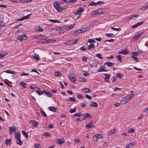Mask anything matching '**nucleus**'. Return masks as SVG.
I'll return each instance as SVG.
<instances>
[{
    "instance_id": "45",
    "label": "nucleus",
    "mask_w": 148,
    "mask_h": 148,
    "mask_svg": "<svg viewBox=\"0 0 148 148\" xmlns=\"http://www.w3.org/2000/svg\"><path fill=\"white\" fill-rule=\"evenodd\" d=\"M61 74V73L60 72H58V71H56L54 73V75L56 77H58Z\"/></svg>"
},
{
    "instance_id": "55",
    "label": "nucleus",
    "mask_w": 148,
    "mask_h": 148,
    "mask_svg": "<svg viewBox=\"0 0 148 148\" xmlns=\"http://www.w3.org/2000/svg\"><path fill=\"white\" fill-rule=\"evenodd\" d=\"M96 5H98L103 4H104V2L103 1H99L97 2H96Z\"/></svg>"
},
{
    "instance_id": "40",
    "label": "nucleus",
    "mask_w": 148,
    "mask_h": 148,
    "mask_svg": "<svg viewBox=\"0 0 148 148\" xmlns=\"http://www.w3.org/2000/svg\"><path fill=\"white\" fill-rule=\"evenodd\" d=\"M49 21H50L54 23H60V21H58L57 20H56L49 19Z\"/></svg>"
},
{
    "instance_id": "2",
    "label": "nucleus",
    "mask_w": 148,
    "mask_h": 148,
    "mask_svg": "<svg viewBox=\"0 0 148 148\" xmlns=\"http://www.w3.org/2000/svg\"><path fill=\"white\" fill-rule=\"evenodd\" d=\"M78 40L77 39L70 40L66 41V42L65 43V44L66 45H72L74 44L77 43L78 42Z\"/></svg>"
},
{
    "instance_id": "28",
    "label": "nucleus",
    "mask_w": 148,
    "mask_h": 148,
    "mask_svg": "<svg viewBox=\"0 0 148 148\" xmlns=\"http://www.w3.org/2000/svg\"><path fill=\"white\" fill-rule=\"evenodd\" d=\"M36 92L39 95H40L44 93V90L43 91H40L39 90H37L36 91Z\"/></svg>"
},
{
    "instance_id": "48",
    "label": "nucleus",
    "mask_w": 148,
    "mask_h": 148,
    "mask_svg": "<svg viewBox=\"0 0 148 148\" xmlns=\"http://www.w3.org/2000/svg\"><path fill=\"white\" fill-rule=\"evenodd\" d=\"M43 135L45 136L49 137L51 136V134L49 132H46Z\"/></svg>"
},
{
    "instance_id": "30",
    "label": "nucleus",
    "mask_w": 148,
    "mask_h": 148,
    "mask_svg": "<svg viewBox=\"0 0 148 148\" xmlns=\"http://www.w3.org/2000/svg\"><path fill=\"white\" fill-rule=\"evenodd\" d=\"M95 47V45L94 44H90L88 45V47L87 49L88 50H90L91 49Z\"/></svg>"
},
{
    "instance_id": "54",
    "label": "nucleus",
    "mask_w": 148,
    "mask_h": 148,
    "mask_svg": "<svg viewBox=\"0 0 148 148\" xmlns=\"http://www.w3.org/2000/svg\"><path fill=\"white\" fill-rule=\"evenodd\" d=\"M84 90H85L84 91V92L85 93L90 92L91 91V90H90L89 88H85L84 89Z\"/></svg>"
},
{
    "instance_id": "21",
    "label": "nucleus",
    "mask_w": 148,
    "mask_h": 148,
    "mask_svg": "<svg viewBox=\"0 0 148 148\" xmlns=\"http://www.w3.org/2000/svg\"><path fill=\"white\" fill-rule=\"evenodd\" d=\"M104 65H107L109 67L112 66L114 65V64L112 62H108L104 63Z\"/></svg>"
},
{
    "instance_id": "59",
    "label": "nucleus",
    "mask_w": 148,
    "mask_h": 148,
    "mask_svg": "<svg viewBox=\"0 0 148 148\" xmlns=\"http://www.w3.org/2000/svg\"><path fill=\"white\" fill-rule=\"evenodd\" d=\"M93 140L95 141H96L98 139L96 136V135L93 136Z\"/></svg>"
},
{
    "instance_id": "49",
    "label": "nucleus",
    "mask_w": 148,
    "mask_h": 148,
    "mask_svg": "<svg viewBox=\"0 0 148 148\" xmlns=\"http://www.w3.org/2000/svg\"><path fill=\"white\" fill-rule=\"evenodd\" d=\"M106 35L107 36L109 37H113L114 36V34L112 33L106 34Z\"/></svg>"
},
{
    "instance_id": "11",
    "label": "nucleus",
    "mask_w": 148,
    "mask_h": 148,
    "mask_svg": "<svg viewBox=\"0 0 148 148\" xmlns=\"http://www.w3.org/2000/svg\"><path fill=\"white\" fill-rule=\"evenodd\" d=\"M49 110L51 111L54 112H56L57 111V108L53 107L51 106L48 108Z\"/></svg>"
},
{
    "instance_id": "38",
    "label": "nucleus",
    "mask_w": 148,
    "mask_h": 148,
    "mask_svg": "<svg viewBox=\"0 0 148 148\" xmlns=\"http://www.w3.org/2000/svg\"><path fill=\"white\" fill-rule=\"evenodd\" d=\"M78 81L79 82H86V79L85 78L80 77Z\"/></svg>"
},
{
    "instance_id": "51",
    "label": "nucleus",
    "mask_w": 148,
    "mask_h": 148,
    "mask_svg": "<svg viewBox=\"0 0 148 148\" xmlns=\"http://www.w3.org/2000/svg\"><path fill=\"white\" fill-rule=\"evenodd\" d=\"M131 57L137 62H138V60L137 57L134 56H131Z\"/></svg>"
},
{
    "instance_id": "64",
    "label": "nucleus",
    "mask_w": 148,
    "mask_h": 148,
    "mask_svg": "<svg viewBox=\"0 0 148 148\" xmlns=\"http://www.w3.org/2000/svg\"><path fill=\"white\" fill-rule=\"evenodd\" d=\"M34 58L36 60L39 61L40 60L39 57L38 56H34Z\"/></svg>"
},
{
    "instance_id": "57",
    "label": "nucleus",
    "mask_w": 148,
    "mask_h": 148,
    "mask_svg": "<svg viewBox=\"0 0 148 148\" xmlns=\"http://www.w3.org/2000/svg\"><path fill=\"white\" fill-rule=\"evenodd\" d=\"M135 129H130L128 130L129 133H133Z\"/></svg>"
},
{
    "instance_id": "27",
    "label": "nucleus",
    "mask_w": 148,
    "mask_h": 148,
    "mask_svg": "<svg viewBox=\"0 0 148 148\" xmlns=\"http://www.w3.org/2000/svg\"><path fill=\"white\" fill-rule=\"evenodd\" d=\"M107 70L105 69H103L102 68V66H101L100 68L97 70V71L98 72H100L102 71H107Z\"/></svg>"
},
{
    "instance_id": "25",
    "label": "nucleus",
    "mask_w": 148,
    "mask_h": 148,
    "mask_svg": "<svg viewBox=\"0 0 148 148\" xmlns=\"http://www.w3.org/2000/svg\"><path fill=\"white\" fill-rule=\"evenodd\" d=\"M7 54V53L5 51L1 53L0 54V59L3 58L4 56Z\"/></svg>"
},
{
    "instance_id": "6",
    "label": "nucleus",
    "mask_w": 148,
    "mask_h": 148,
    "mask_svg": "<svg viewBox=\"0 0 148 148\" xmlns=\"http://www.w3.org/2000/svg\"><path fill=\"white\" fill-rule=\"evenodd\" d=\"M31 15L32 14L31 13L30 14H28L26 16H24L20 18H19V21H22L25 19H29V17L31 16Z\"/></svg>"
},
{
    "instance_id": "5",
    "label": "nucleus",
    "mask_w": 148,
    "mask_h": 148,
    "mask_svg": "<svg viewBox=\"0 0 148 148\" xmlns=\"http://www.w3.org/2000/svg\"><path fill=\"white\" fill-rule=\"evenodd\" d=\"M84 11L83 8L82 7L79 8L74 12V14L77 15L81 14H80Z\"/></svg>"
},
{
    "instance_id": "33",
    "label": "nucleus",
    "mask_w": 148,
    "mask_h": 148,
    "mask_svg": "<svg viewBox=\"0 0 148 148\" xmlns=\"http://www.w3.org/2000/svg\"><path fill=\"white\" fill-rule=\"evenodd\" d=\"M90 106H93L95 107H97L98 105L95 102L92 103L90 104Z\"/></svg>"
},
{
    "instance_id": "16",
    "label": "nucleus",
    "mask_w": 148,
    "mask_h": 148,
    "mask_svg": "<svg viewBox=\"0 0 148 148\" xmlns=\"http://www.w3.org/2000/svg\"><path fill=\"white\" fill-rule=\"evenodd\" d=\"M128 52L129 51L125 49L124 50V51H119V54H123L124 55H125L127 54L128 53Z\"/></svg>"
},
{
    "instance_id": "60",
    "label": "nucleus",
    "mask_w": 148,
    "mask_h": 148,
    "mask_svg": "<svg viewBox=\"0 0 148 148\" xmlns=\"http://www.w3.org/2000/svg\"><path fill=\"white\" fill-rule=\"evenodd\" d=\"M21 76H26V75H28L29 74L27 73H25L24 72H23V73L21 74Z\"/></svg>"
},
{
    "instance_id": "62",
    "label": "nucleus",
    "mask_w": 148,
    "mask_h": 148,
    "mask_svg": "<svg viewBox=\"0 0 148 148\" xmlns=\"http://www.w3.org/2000/svg\"><path fill=\"white\" fill-rule=\"evenodd\" d=\"M80 50L82 51H86V49L83 46L80 48Z\"/></svg>"
},
{
    "instance_id": "43",
    "label": "nucleus",
    "mask_w": 148,
    "mask_h": 148,
    "mask_svg": "<svg viewBox=\"0 0 148 148\" xmlns=\"http://www.w3.org/2000/svg\"><path fill=\"white\" fill-rule=\"evenodd\" d=\"M97 139L99 138H103V136L102 134H97L96 135Z\"/></svg>"
},
{
    "instance_id": "17",
    "label": "nucleus",
    "mask_w": 148,
    "mask_h": 148,
    "mask_svg": "<svg viewBox=\"0 0 148 148\" xmlns=\"http://www.w3.org/2000/svg\"><path fill=\"white\" fill-rule=\"evenodd\" d=\"M95 127V126L90 125L89 123H87L85 126V127L87 129H89L92 127Z\"/></svg>"
},
{
    "instance_id": "34",
    "label": "nucleus",
    "mask_w": 148,
    "mask_h": 148,
    "mask_svg": "<svg viewBox=\"0 0 148 148\" xmlns=\"http://www.w3.org/2000/svg\"><path fill=\"white\" fill-rule=\"evenodd\" d=\"M32 121V126L33 127L36 126L38 124V123L36 121Z\"/></svg>"
},
{
    "instance_id": "63",
    "label": "nucleus",
    "mask_w": 148,
    "mask_h": 148,
    "mask_svg": "<svg viewBox=\"0 0 148 148\" xmlns=\"http://www.w3.org/2000/svg\"><path fill=\"white\" fill-rule=\"evenodd\" d=\"M43 30V29L41 28L40 26L38 27V29L37 30V31L39 32H42Z\"/></svg>"
},
{
    "instance_id": "50",
    "label": "nucleus",
    "mask_w": 148,
    "mask_h": 148,
    "mask_svg": "<svg viewBox=\"0 0 148 148\" xmlns=\"http://www.w3.org/2000/svg\"><path fill=\"white\" fill-rule=\"evenodd\" d=\"M96 3H95L93 1L91 2L89 4V5L91 6H96Z\"/></svg>"
},
{
    "instance_id": "26",
    "label": "nucleus",
    "mask_w": 148,
    "mask_h": 148,
    "mask_svg": "<svg viewBox=\"0 0 148 148\" xmlns=\"http://www.w3.org/2000/svg\"><path fill=\"white\" fill-rule=\"evenodd\" d=\"M116 58L120 62H122L123 61L122 59L121 58V55H119L116 56Z\"/></svg>"
},
{
    "instance_id": "32",
    "label": "nucleus",
    "mask_w": 148,
    "mask_h": 148,
    "mask_svg": "<svg viewBox=\"0 0 148 148\" xmlns=\"http://www.w3.org/2000/svg\"><path fill=\"white\" fill-rule=\"evenodd\" d=\"M11 140L10 139H7L5 140V143L7 145H10Z\"/></svg>"
},
{
    "instance_id": "18",
    "label": "nucleus",
    "mask_w": 148,
    "mask_h": 148,
    "mask_svg": "<svg viewBox=\"0 0 148 148\" xmlns=\"http://www.w3.org/2000/svg\"><path fill=\"white\" fill-rule=\"evenodd\" d=\"M15 138L17 139L16 142L18 144V132L15 133Z\"/></svg>"
},
{
    "instance_id": "39",
    "label": "nucleus",
    "mask_w": 148,
    "mask_h": 148,
    "mask_svg": "<svg viewBox=\"0 0 148 148\" xmlns=\"http://www.w3.org/2000/svg\"><path fill=\"white\" fill-rule=\"evenodd\" d=\"M123 76V74L120 73H118L116 75V77L120 78H121Z\"/></svg>"
},
{
    "instance_id": "19",
    "label": "nucleus",
    "mask_w": 148,
    "mask_h": 148,
    "mask_svg": "<svg viewBox=\"0 0 148 148\" xmlns=\"http://www.w3.org/2000/svg\"><path fill=\"white\" fill-rule=\"evenodd\" d=\"M128 101H128V100H127V99H126V98L125 97L123 98L122 99L121 101V103L122 104H125V103H127Z\"/></svg>"
},
{
    "instance_id": "20",
    "label": "nucleus",
    "mask_w": 148,
    "mask_h": 148,
    "mask_svg": "<svg viewBox=\"0 0 148 148\" xmlns=\"http://www.w3.org/2000/svg\"><path fill=\"white\" fill-rule=\"evenodd\" d=\"M140 52L139 51H136L135 52H131V54L134 56H138Z\"/></svg>"
},
{
    "instance_id": "61",
    "label": "nucleus",
    "mask_w": 148,
    "mask_h": 148,
    "mask_svg": "<svg viewBox=\"0 0 148 148\" xmlns=\"http://www.w3.org/2000/svg\"><path fill=\"white\" fill-rule=\"evenodd\" d=\"M101 54L98 53L96 55V56L97 57L99 58L100 59H102L103 58V57H101Z\"/></svg>"
},
{
    "instance_id": "42",
    "label": "nucleus",
    "mask_w": 148,
    "mask_h": 148,
    "mask_svg": "<svg viewBox=\"0 0 148 148\" xmlns=\"http://www.w3.org/2000/svg\"><path fill=\"white\" fill-rule=\"evenodd\" d=\"M111 28L113 30H116V31H120L121 30V28L120 27L118 28H116L114 27H111Z\"/></svg>"
},
{
    "instance_id": "36",
    "label": "nucleus",
    "mask_w": 148,
    "mask_h": 148,
    "mask_svg": "<svg viewBox=\"0 0 148 148\" xmlns=\"http://www.w3.org/2000/svg\"><path fill=\"white\" fill-rule=\"evenodd\" d=\"M133 147V145L132 143H131L127 145L126 147V148H132Z\"/></svg>"
},
{
    "instance_id": "10",
    "label": "nucleus",
    "mask_w": 148,
    "mask_h": 148,
    "mask_svg": "<svg viewBox=\"0 0 148 148\" xmlns=\"http://www.w3.org/2000/svg\"><path fill=\"white\" fill-rule=\"evenodd\" d=\"M82 116L84 117V119H85L90 117H91V115L88 113H85L84 114H82Z\"/></svg>"
},
{
    "instance_id": "24",
    "label": "nucleus",
    "mask_w": 148,
    "mask_h": 148,
    "mask_svg": "<svg viewBox=\"0 0 148 148\" xmlns=\"http://www.w3.org/2000/svg\"><path fill=\"white\" fill-rule=\"evenodd\" d=\"M32 1L31 0H20L19 3H29L31 2Z\"/></svg>"
},
{
    "instance_id": "52",
    "label": "nucleus",
    "mask_w": 148,
    "mask_h": 148,
    "mask_svg": "<svg viewBox=\"0 0 148 148\" xmlns=\"http://www.w3.org/2000/svg\"><path fill=\"white\" fill-rule=\"evenodd\" d=\"M36 87V86L35 84H32L30 86V89H33Z\"/></svg>"
},
{
    "instance_id": "14",
    "label": "nucleus",
    "mask_w": 148,
    "mask_h": 148,
    "mask_svg": "<svg viewBox=\"0 0 148 148\" xmlns=\"http://www.w3.org/2000/svg\"><path fill=\"white\" fill-rule=\"evenodd\" d=\"M20 85L22 87V89L26 88H27V84L24 82H20Z\"/></svg>"
},
{
    "instance_id": "13",
    "label": "nucleus",
    "mask_w": 148,
    "mask_h": 148,
    "mask_svg": "<svg viewBox=\"0 0 148 148\" xmlns=\"http://www.w3.org/2000/svg\"><path fill=\"white\" fill-rule=\"evenodd\" d=\"M144 23V21H143L138 23H137L136 24H135L134 25H133L132 26V27L133 28H135L139 25H142Z\"/></svg>"
},
{
    "instance_id": "53",
    "label": "nucleus",
    "mask_w": 148,
    "mask_h": 148,
    "mask_svg": "<svg viewBox=\"0 0 148 148\" xmlns=\"http://www.w3.org/2000/svg\"><path fill=\"white\" fill-rule=\"evenodd\" d=\"M88 42L90 43H95V41L93 39H89L88 40Z\"/></svg>"
},
{
    "instance_id": "1",
    "label": "nucleus",
    "mask_w": 148,
    "mask_h": 148,
    "mask_svg": "<svg viewBox=\"0 0 148 148\" xmlns=\"http://www.w3.org/2000/svg\"><path fill=\"white\" fill-rule=\"evenodd\" d=\"M53 5L54 8L58 12H61L63 10V8L60 6V5L58 2H54L53 3Z\"/></svg>"
},
{
    "instance_id": "35",
    "label": "nucleus",
    "mask_w": 148,
    "mask_h": 148,
    "mask_svg": "<svg viewBox=\"0 0 148 148\" xmlns=\"http://www.w3.org/2000/svg\"><path fill=\"white\" fill-rule=\"evenodd\" d=\"M82 113L80 112H78L76 113L73 114L74 116H77L79 117L82 116Z\"/></svg>"
},
{
    "instance_id": "44",
    "label": "nucleus",
    "mask_w": 148,
    "mask_h": 148,
    "mask_svg": "<svg viewBox=\"0 0 148 148\" xmlns=\"http://www.w3.org/2000/svg\"><path fill=\"white\" fill-rule=\"evenodd\" d=\"M5 72L6 73H10V74H15V73L14 71H11L10 70H6V71H5Z\"/></svg>"
},
{
    "instance_id": "47",
    "label": "nucleus",
    "mask_w": 148,
    "mask_h": 148,
    "mask_svg": "<svg viewBox=\"0 0 148 148\" xmlns=\"http://www.w3.org/2000/svg\"><path fill=\"white\" fill-rule=\"evenodd\" d=\"M75 97H70L69 99H67L68 101H73V102L75 101Z\"/></svg>"
},
{
    "instance_id": "56",
    "label": "nucleus",
    "mask_w": 148,
    "mask_h": 148,
    "mask_svg": "<svg viewBox=\"0 0 148 148\" xmlns=\"http://www.w3.org/2000/svg\"><path fill=\"white\" fill-rule=\"evenodd\" d=\"M86 97L89 100H91L92 99L91 97L87 94L86 95Z\"/></svg>"
},
{
    "instance_id": "29",
    "label": "nucleus",
    "mask_w": 148,
    "mask_h": 148,
    "mask_svg": "<svg viewBox=\"0 0 148 148\" xmlns=\"http://www.w3.org/2000/svg\"><path fill=\"white\" fill-rule=\"evenodd\" d=\"M69 78L73 82L75 83L76 82V79L75 77L69 76Z\"/></svg>"
},
{
    "instance_id": "12",
    "label": "nucleus",
    "mask_w": 148,
    "mask_h": 148,
    "mask_svg": "<svg viewBox=\"0 0 148 148\" xmlns=\"http://www.w3.org/2000/svg\"><path fill=\"white\" fill-rule=\"evenodd\" d=\"M99 60L97 59H95L94 61V62H93V65L94 66V67H97V66L98 65L99 63Z\"/></svg>"
},
{
    "instance_id": "8",
    "label": "nucleus",
    "mask_w": 148,
    "mask_h": 148,
    "mask_svg": "<svg viewBox=\"0 0 148 148\" xmlns=\"http://www.w3.org/2000/svg\"><path fill=\"white\" fill-rule=\"evenodd\" d=\"M64 143V140L63 138L58 139L57 143L58 145H61Z\"/></svg>"
},
{
    "instance_id": "46",
    "label": "nucleus",
    "mask_w": 148,
    "mask_h": 148,
    "mask_svg": "<svg viewBox=\"0 0 148 148\" xmlns=\"http://www.w3.org/2000/svg\"><path fill=\"white\" fill-rule=\"evenodd\" d=\"M40 112L43 116L45 117L47 116L46 114L44 111L42 110H40Z\"/></svg>"
},
{
    "instance_id": "31",
    "label": "nucleus",
    "mask_w": 148,
    "mask_h": 148,
    "mask_svg": "<svg viewBox=\"0 0 148 148\" xmlns=\"http://www.w3.org/2000/svg\"><path fill=\"white\" fill-rule=\"evenodd\" d=\"M76 109L77 108L76 107H75L73 108V109H70L69 110V112L70 113L75 112H76Z\"/></svg>"
},
{
    "instance_id": "41",
    "label": "nucleus",
    "mask_w": 148,
    "mask_h": 148,
    "mask_svg": "<svg viewBox=\"0 0 148 148\" xmlns=\"http://www.w3.org/2000/svg\"><path fill=\"white\" fill-rule=\"evenodd\" d=\"M104 75L106 76V77L104 78V79H110V74H108L107 73H104Z\"/></svg>"
},
{
    "instance_id": "4",
    "label": "nucleus",
    "mask_w": 148,
    "mask_h": 148,
    "mask_svg": "<svg viewBox=\"0 0 148 148\" xmlns=\"http://www.w3.org/2000/svg\"><path fill=\"white\" fill-rule=\"evenodd\" d=\"M9 133L10 134H12L14 132L15 133V132L16 131V128L15 126H13L11 127H9Z\"/></svg>"
},
{
    "instance_id": "7",
    "label": "nucleus",
    "mask_w": 148,
    "mask_h": 148,
    "mask_svg": "<svg viewBox=\"0 0 148 148\" xmlns=\"http://www.w3.org/2000/svg\"><path fill=\"white\" fill-rule=\"evenodd\" d=\"M27 39V37L25 34H23L20 36L19 37V40L21 42L23 40H25Z\"/></svg>"
},
{
    "instance_id": "23",
    "label": "nucleus",
    "mask_w": 148,
    "mask_h": 148,
    "mask_svg": "<svg viewBox=\"0 0 148 148\" xmlns=\"http://www.w3.org/2000/svg\"><path fill=\"white\" fill-rule=\"evenodd\" d=\"M44 92L48 97H51L52 94L50 92L47 91L45 90H44Z\"/></svg>"
},
{
    "instance_id": "58",
    "label": "nucleus",
    "mask_w": 148,
    "mask_h": 148,
    "mask_svg": "<svg viewBox=\"0 0 148 148\" xmlns=\"http://www.w3.org/2000/svg\"><path fill=\"white\" fill-rule=\"evenodd\" d=\"M139 37L138 36V35H134L132 39L135 38L136 39V40L138 38H139Z\"/></svg>"
},
{
    "instance_id": "9",
    "label": "nucleus",
    "mask_w": 148,
    "mask_h": 148,
    "mask_svg": "<svg viewBox=\"0 0 148 148\" xmlns=\"http://www.w3.org/2000/svg\"><path fill=\"white\" fill-rule=\"evenodd\" d=\"M134 94L131 93L127 95L125 97L126 98V99H127L128 101H129L132 98L134 97Z\"/></svg>"
},
{
    "instance_id": "15",
    "label": "nucleus",
    "mask_w": 148,
    "mask_h": 148,
    "mask_svg": "<svg viewBox=\"0 0 148 148\" xmlns=\"http://www.w3.org/2000/svg\"><path fill=\"white\" fill-rule=\"evenodd\" d=\"M90 29V27L88 26L87 27H84L82 28V29H79V31H82V32H83V33L85 32L86 31H87L89 30Z\"/></svg>"
},
{
    "instance_id": "37",
    "label": "nucleus",
    "mask_w": 148,
    "mask_h": 148,
    "mask_svg": "<svg viewBox=\"0 0 148 148\" xmlns=\"http://www.w3.org/2000/svg\"><path fill=\"white\" fill-rule=\"evenodd\" d=\"M22 133L25 136L27 139H28V135L24 131H22Z\"/></svg>"
},
{
    "instance_id": "22",
    "label": "nucleus",
    "mask_w": 148,
    "mask_h": 148,
    "mask_svg": "<svg viewBox=\"0 0 148 148\" xmlns=\"http://www.w3.org/2000/svg\"><path fill=\"white\" fill-rule=\"evenodd\" d=\"M116 132V129H112L108 133V135H110L114 134Z\"/></svg>"
},
{
    "instance_id": "3",
    "label": "nucleus",
    "mask_w": 148,
    "mask_h": 148,
    "mask_svg": "<svg viewBox=\"0 0 148 148\" xmlns=\"http://www.w3.org/2000/svg\"><path fill=\"white\" fill-rule=\"evenodd\" d=\"M67 27L66 25H64L63 26V27L62 28L60 26H57L56 27V29L58 30H59L62 29V28H63V29H65L63 30H62L61 32H60V33H64L65 32H66L67 31V29H66V28H67Z\"/></svg>"
}]
</instances>
